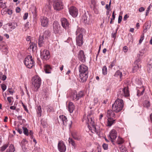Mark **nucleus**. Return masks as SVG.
Returning a JSON list of instances; mask_svg holds the SVG:
<instances>
[{
  "instance_id": "7ed1b4c3",
  "label": "nucleus",
  "mask_w": 152,
  "mask_h": 152,
  "mask_svg": "<svg viewBox=\"0 0 152 152\" xmlns=\"http://www.w3.org/2000/svg\"><path fill=\"white\" fill-rule=\"evenodd\" d=\"M83 29L80 27H77L76 32V34L77 35L76 41L77 45L79 46H80L83 44Z\"/></svg>"
},
{
  "instance_id": "2f4dec72",
  "label": "nucleus",
  "mask_w": 152,
  "mask_h": 152,
  "mask_svg": "<svg viewBox=\"0 0 152 152\" xmlns=\"http://www.w3.org/2000/svg\"><path fill=\"white\" fill-rule=\"evenodd\" d=\"M135 82L136 84L137 85V88H139V86H141L142 84V83L140 79H136L135 80Z\"/></svg>"
},
{
  "instance_id": "f03ea898",
  "label": "nucleus",
  "mask_w": 152,
  "mask_h": 152,
  "mask_svg": "<svg viewBox=\"0 0 152 152\" xmlns=\"http://www.w3.org/2000/svg\"><path fill=\"white\" fill-rule=\"evenodd\" d=\"M124 104L123 100L121 99H118L115 101L112 105V109L116 113H118L122 110Z\"/></svg>"
},
{
  "instance_id": "58836bf2",
  "label": "nucleus",
  "mask_w": 152,
  "mask_h": 152,
  "mask_svg": "<svg viewBox=\"0 0 152 152\" xmlns=\"http://www.w3.org/2000/svg\"><path fill=\"white\" fill-rule=\"evenodd\" d=\"M143 105L144 107L147 108H148L150 106V104L149 101L147 100L145 101H144Z\"/></svg>"
},
{
  "instance_id": "49530a36",
  "label": "nucleus",
  "mask_w": 152,
  "mask_h": 152,
  "mask_svg": "<svg viewBox=\"0 0 152 152\" xmlns=\"http://www.w3.org/2000/svg\"><path fill=\"white\" fill-rule=\"evenodd\" d=\"M7 26H8V27L10 28L9 30L12 31V29L15 28V26H12V25L11 24H8L7 25Z\"/></svg>"
},
{
  "instance_id": "473e14b6",
  "label": "nucleus",
  "mask_w": 152,
  "mask_h": 152,
  "mask_svg": "<svg viewBox=\"0 0 152 152\" xmlns=\"http://www.w3.org/2000/svg\"><path fill=\"white\" fill-rule=\"evenodd\" d=\"M37 112L38 116L40 117L41 115L42 111L41 107L40 106L37 107Z\"/></svg>"
},
{
  "instance_id": "2eb2a0df",
  "label": "nucleus",
  "mask_w": 152,
  "mask_h": 152,
  "mask_svg": "<svg viewBox=\"0 0 152 152\" xmlns=\"http://www.w3.org/2000/svg\"><path fill=\"white\" fill-rule=\"evenodd\" d=\"M140 59H138L135 61L134 62L133 66V68L132 69L133 72H134L137 71L139 70L140 67Z\"/></svg>"
},
{
  "instance_id": "dca6fc26",
  "label": "nucleus",
  "mask_w": 152,
  "mask_h": 152,
  "mask_svg": "<svg viewBox=\"0 0 152 152\" xmlns=\"http://www.w3.org/2000/svg\"><path fill=\"white\" fill-rule=\"evenodd\" d=\"M58 121L64 125L66 126L67 124V119L66 117L63 115H61L59 116Z\"/></svg>"
},
{
  "instance_id": "cd10ccee",
  "label": "nucleus",
  "mask_w": 152,
  "mask_h": 152,
  "mask_svg": "<svg viewBox=\"0 0 152 152\" xmlns=\"http://www.w3.org/2000/svg\"><path fill=\"white\" fill-rule=\"evenodd\" d=\"M44 37H43V36H39V41H38V44L39 47H41L44 42V40L45 39H44Z\"/></svg>"
},
{
  "instance_id": "603ef678",
  "label": "nucleus",
  "mask_w": 152,
  "mask_h": 152,
  "mask_svg": "<svg viewBox=\"0 0 152 152\" xmlns=\"http://www.w3.org/2000/svg\"><path fill=\"white\" fill-rule=\"evenodd\" d=\"M29 45L30 48L31 49L32 48V49H33L35 45V44L33 43V42H30Z\"/></svg>"
},
{
  "instance_id": "13d9d810",
  "label": "nucleus",
  "mask_w": 152,
  "mask_h": 152,
  "mask_svg": "<svg viewBox=\"0 0 152 152\" xmlns=\"http://www.w3.org/2000/svg\"><path fill=\"white\" fill-rule=\"evenodd\" d=\"M101 150L100 148H98L95 151H93L92 152H101Z\"/></svg>"
},
{
  "instance_id": "4d7b16f0",
  "label": "nucleus",
  "mask_w": 152,
  "mask_h": 152,
  "mask_svg": "<svg viewBox=\"0 0 152 152\" xmlns=\"http://www.w3.org/2000/svg\"><path fill=\"white\" fill-rule=\"evenodd\" d=\"M28 13H26L24 14L23 16V18L24 20H25L27 19L28 16Z\"/></svg>"
},
{
  "instance_id": "a211bd4d",
  "label": "nucleus",
  "mask_w": 152,
  "mask_h": 152,
  "mask_svg": "<svg viewBox=\"0 0 152 152\" xmlns=\"http://www.w3.org/2000/svg\"><path fill=\"white\" fill-rule=\"evenodd\" d=\"M88 68L84 64H82L79 67V71L80 73H88Z\"/></svg>"
},
{
  "instance_id": "6e6552de",
  "label": "nucleus",
  "mask_w": 152,
  "mask_h": 152,
  "mask_svg": "<svg viewBox=\"0 0 152 152\" xmlns=\"http://www.w3.org/2000/svg\"><path fill=\"white\" fill-rule=\"evenodd\" d=\"M54 9L56 10H59L63 9L62 2L61 0H55L53 4Z\"/></svg>"
},
{
  "instance_id": "39448f33",
  "label": "nucleus",
  "mask_w": 152,
  "mask_h": 152,
  "mask_svg": "<svg viewBox=\"0 0 152 152\" xmlns=\"http://www.w3.org/2000/svg\"><path fill=\"white\" fill-rule=\"evenodd\" d=\"M32 85L34 86V90L37 91L41 85V80L38 76H35L33 77L32 80Z\"/></svg>"
},
{
  "instance_id": "de8ad7c7",
  "label": "nucleus",
  "mask_w": 152,
  "mask_h": 152,
  "mask_svg": "<svg viewBox=\"0 0 152 152\" xmlns=\"http://www.w3.org/2000/svg\"><path fill=\"white\" fill-rule=\"evenodd\" d=\"M144 34L143 33L140 37V38L139 41V44H141L144 39Z\"/></svg>"
},
{
  "instance_id": "1a4fd4ad",
  "label": "nucleus",
  "mask_w": 152,
  "mask_h": 152,
  "mask_svg": "<svg viewBox=\"0 0 152 152\" xmlns=\"http://www.w3.org/2000/svg\"><path fill=\"white\" fill-rule=\"evenodd\" d=\"M40 56L43 60H47L50 57V53L49 51L44 49L41 51Z\"/></svg>"
},
{
  "instance_id": "6ab92c4d",
  "label": "nucleus",
  "mask_w": 152,
  "mask_h": 152,
  "mask_svg": "<svg viewBox=\"0 0 152 152\" xmlns=\"http://www.w3.org/2000/svg\"><path fill=\"white\" fill-rule=\"evenodd\" d=\"M78 58L82 62H84L86 61V57L83 51L81 50L79 52L78 54Z\"/></svg>"
},
{
  "instance_id": "a18cd8bd",
  "label": "nucleus",
  "mask_w": 152,
  "mask_h": 152,
  "mask_svg": "<svg viewBox=\"0 0 152 152\" xmlns=\"http://www.w3.org/2000/svg\"><path fill=\"white\" fill-rule=\"evenodd\" d=\"M27 141L25 139H23L21 142V146L22 145H26L27 144Z\"/></svg>"
},
{
  "instance_id": "052dcab7",
  "label": "nucleus",
  "mask_w": 152,
  "mask_h": 152,
  "mask_svg": "<svg viewBox=\"0 0 152 152\" xmlns=\"http://www.w3.org/2000/svg\"><path fill=\"white\" fill-rule=\"evenodd\" d=\"M12 97H8L7 98V99L9 102L10 103H11L12 102Z\"/></svg>"
},
{
  "instance_id": "ddd939ff",
  "label": "nucleus",
  "mask_w": 152,
  "mask_h": 152,
  "mask_svg": "<svg viewBox=\"0 0 152 152\" xmlns=\"http://www.w3.org/2000/svg\"><path fill=\"white\" fill-rule=\"evenodd\" d=\"M69 12L73 17H76L78 15V10L75 7L72 6L70 7L69 10Z\"/></svg>"
},
{
  "instance_id": "0eeeda50",
  "label": "nucleus",
  "mask_w": 152,
  "mask_h": 152,
  "mask_svg": "<svg viewBox=\"0 0 152 152\" xmlns=\"http://www.w3.org/2000/svg\"><path fill=\"white\" fill-rule=\"evenodd\" d=\"M118 95L119 97H128L129 96V91L127 87L120 89L118 92Z\"/></svg>"
},
{
  "instance_id": "5fc2aeb1",
  "label": "nucleus",
  "mask_w": 152,
  "mask_h": 152,
  "mask_svg": "<svg viewBox=\"0 0 152 152\" xmlns=\"http://www.w3.org/2000/svg\"><path fill=\"white\" fill-rule=\"evenodd\" d=\"M7 13L10 15H12V10L10 9L8 10H7Z\"/></svg>"
},
{
  "instance_id": "393cba45",
  "label": "nucleus",
  "mask_w": 152,
  "mask_h": 152,
  "mask_svg": "<svg viewBox=\"0 0 152 152\" xmlns=\"http://www.w3.org/2000/svg\"><path fill=\"white\" fill-rule=\"evenodd\" d=\"M0 48L1 51L4 52L5 54H7L8 52L7 46L6 45H0Z\"/></svg>"
},
{
  "instance_id": "72a5a7b5",
  "label": "nucleus",
  "mask_w": 152,
  "mask_h": 152,
  "mask_svg": "<svg viewBox=\"0 0 152 152\" xmlns=\"http://www.w3.org/2000/svg\"><path fill=\"white\" fill-rule=\"evenodd\" d=\"M124 142V140L120 136H118L117 141V142L118 144H121L123 143Z\"/></svg>"
},
{
  "instance_id": "b1692460",
  "label": "nucleus",
  "mask_w": 152,
  "mask_h": 152,
  "mask_svg": "<svg viewBox=\"0 0 152 152\" xmlns=\"http://www.w3.org/2000/svg\"><path fill=\"white\" fill-rule=\"evenodd\" d=\"M72 136L75 140H79L81 139V137L80 135L76 132H74L72 133Z\"/></svg>"
},
{
  "instance_id": "09e8293b",
  "label": "nucleus",
  "mask_w": 152,
  "mask_h": 152,
  "mask_svg": "<svg viewBox=\"0 0 152 152\" xmlns=\"http://www.w3.org/2000/svg\"><path fill=\"white\" fill-rule=\"evenodd\" d=\"M8 145H5L3 146L1 148V151H4L8 147Z\"/></svg>"
},
{
  "instance_id": "69168bd1",
  "label": "nucleus",
  "mask_w": 152,
  "mask_h": 152,
  "mask_svg": "<svg viewBox=\"0 0 152 152\" xmlns=\"http://www.w3.org/2000/svg\"><path fill=\"white\" fill-rule=\"evenodd\" d=\"M116 31L114 33H112V37L113 38H115L116 35Z\"/></svg>"
},
{
  "instance_id": "5701e85b",
  "label": "nucleus",
  "mask_w": 152,
  "mask_h": 152,
  "mask_svg": "<svg viewBox=\"0 0 152 152\" xmlns=\"http://www.w3.org/2000/svg\"><path fill=\"white\" fill-rule=\"evenodd\" d=\"M44 70L46 73H50L51 72L52 68L48 65H45L44 67Z\"/></svg>"
},
{
  "instance_id": "3c124183",
  "label": "nucleus",
  "mask_w": 152,
  "mask_h": 152,
  "mask_svg": "<svg viewBox=\"0 0 152 152\" xmlns=\"http://www.w3.org/2000/svg\"><path fill=\"white\" fill-rule=\"evenodd\" d=\"M102 147L104 150H106L108 149V145L107 144L104 143L102 145Z\"/></svg>"
},
{
  "instance_id": "bb28decb",
  "label": "nucleus",
  "mask_w": 152,
  "mask_h": 152,
  "mask_svg": "<svg viewBox=\"0 0 152 152\" xmlns=\"http://www.w3.org/2000/svg\"><path fill=\"white\" fill-rule=\"evenodd\" d=\"M139 89L137 88V95L138 96H140L142 95L145 89L143 87L141 86L140 87Z\"/></svg>"
},
{
  "instance_id": "ea45409f",
  "label": "nucleus",
  "mask_w": 152,
  "mask_h": 152,
  "mask_svg": "<svg viewBox=\"0 0 152 152\" xmlns=\"http://www.w3.org/2000/svg\"><path fill=\"white\" fill-rule=\"evenodd\" d=\"M22 129L23 130V133L27 136L29 134V133L28 129L24 126L22 127Z\"/></svg>"
},
{
  "instance_id": "c85d7f7f",
  "label": "nucleus",
  "mask_w": 152,
  "mask_h": 152,
  "mask_svg": "<svg viewBox=\"0 0 152 152\" xmlns=\"http://www.w3.org/2000/svg\"><path fill=\"white\" fill-rule=\"evenodd\" d=\"M15 151L14 147L13 145L11 144L9 148L7 149L6 152H14Z\"/></svg>"
},
{
  "instance_id": "8fccbe9b",
  "label": "nucleus",
  "mask_w": 152,
  "mask_h": 152,
  "mask_svg": "<svg viewBox=\"0 0 152 152\" xmlns=\"http://www.w3.org/2000/svg\"><path fill=\"white\" fill-rule=\"evenodd\" d=\"M22 148L23 151L24 152H26L28 151V149L26 147V145H22Z\"/></svg>"
},
{
  "instance_id": "0e129e2a",
  "label": "nucleus",
  "mask_w": 152,
  "mask_h": 152,
  "mask_svg": "<svg viewBox=\"0 0 152 152\" xmlns=\"http://www.w3.org/2000/svg\"><path fill=\"white\" fill-rule=\"evenodd\" d=\"M145 10V9L143 7H141L139 8V11L140 12H141Z\"/></svg>"
},
{
  "instance_id": "c756f323",
  "label": "nucleus",
  "mask_w": 152,
  "mask_h": 152,
  "mask_svg": "<svg viewBox=\"0 0 152 152\" xmlns=\"http://www.w3.org/2000/svg\"><path fill=\"white\" fill-rule=\"evenodd\" d=\"M114 76L115 77H119L121 79L122 76V72L119 70L115 72Z\"/></svg>"
},
{
  "instance_id": "4c0bfd02",
  "label": "nucleus",
  "mask_w": 152,
  "mask_h": 152,
  "mask_svg": "<svg viewBox=\"0 0 152 152\" xmlns=\"http://www.w3.org/2000/svg\"><path fill=\"white\" fill-rule=\"evenodd\" d=\"M147 70L148 73H150L152 72V63L148 64Z\"/></svg>"
},
{
  "instance_id": "412c9836",
  "label": "nucleus",
  "mask_w": 152,
  "mask_h": 152,
  "mask_svg": "<svg viewBox=\"0 0 152 152\" xmlns=\"http://www.w3.org/2000/svg\"><path fill=\"white\" fill-rule=\"evenodd\" d=\"M67 108L69 112L72 113L73 112L75 109V106L73 103L71 102H70L67 106Z\"/></svg>"
},
{
  "instance_id": "338daca9",
  "label": "nucleus",
  "mask_w": 152,
  "mask_h": 152,
  "mask_svg": "<svg viewBox=\"0 0 152 152\" xmlns=\"http://www.w3.org/2000/svg\"><path fill=\"white\" fill-rule=\"evenodd\" d=\"M7 78V77L6 75H4L2 76V77L1 78V80H5Z\"/></svg>"
},
{
  "instance_id": "4468645a",
  "label": "nucleus",
  "mask_w": 152,
  "mask_h": 152,
  "mask_svg": "<svg viewBox=\"0 0 152 152\" xmlns=\"http://www.w3.org/2000/svg\"><path fill=\"white\" fill-rule=\"evenodd\" d=\"M117 136V133L116 130L114 129L112 130L110 133V137L112 143L114 140L116 139Z\"/></svg>"
},
{
  "instance_id": "6e6d98bb",
  "label": "nucleus",
  "mask_w": 152,
  "mask_h": 152,
  "mask_svg": "<svg viewBox=\"0 0 152 152\" xmlns=\"http://www.w3.org/2000/svg\"><path fill=\"white\" fill-rule=\"evenodd\" d=\"M128 50V48L126 46H124L123 48V50L125 53L127 52Z\"/></svg>"
},
{
  "instance_id": "c9c22d12",
  "label": "nucleus",
  "mask_w": 152,
  "mask_h": 152,
  "mask_svg": "<svg viewBox=\"0 0 152 152\" xmlns=\"http://www.w3.org/2000/svg\"><path fill=\"white\" fill-rule=\"evenodd\" d=\"M68 141L69 143L74 147V148H75L76 146L74 141L72 139L70 138L69 139Z\"/></svg>"
},
{
  "instance_id": "37998d69",
  "label": "nucleus",
  "mask_w": 152,
  "mask_h": 152,
  "mask_svg": "<svg viewBox=\"0 0 152 152\" xmlns=\"http://www.w3.org/2000/svg\"><path fill=\"white\" fill-rule=\"evenodd\" d=\"M47 111L48 112H53L54 111V109L51 106H48L47 108Z\"/></svg>"
},
{
  "instance_id": "e433bc0d",
  "label": "nucleus",
  "mask_w": 152,
  "mask_h": 152,
  "mask_svg": "<svg viewBox=\"0 0 152 152\" xmlns=\"http://www.w3.org/2000/svg\"><path fill=\"white\" fill-rule=\"evenodd\" d=\"M83 22L85 24H88L89 19L86 16L84 15L82 18Z\"/></svg>"
},
{
  "instance_id": "e2e57ef3",
  "label": "nucleus",
  "mask_w": 152,
  "mask_h": 152,
  "mask_svg": "<svg viewBox=\"0 0 152 152\" xmlns=\"http://www.w3.org/2000/svg\"><path fill=\"white\" fill-rule=\"evenodd\" d=\"M25 27L26 28V30H27L29 28L28 27V22H27L25 25Z\"/></svg>"
},
{
  "instance_id": "4be33fe9",
  "label": "nucleus",
  "mask_w": 152,
  "mask_h": 152,
  "mask_svg": "<svg viewBox=\"0 0 152 152\" xmlns=\"http://www.w3.org/2000/svg\"><path fill=\"white\" fill-rule=\"evenodd\" d=\"M70 98L73 100H78L77 93L76 91H73L72 92L71 94Z\"/></svg>"
},
{
  "instance_id": "f257e3e1",
  "label": "nucleus",
  "mask_w": 152,
  "mask_h": 152,
  "mask_svg": "<svg viewBox=\"0 0 152 152\" xmlns=\"http://www.w3.org/2000/svg\"><path fill=\"white\" fill-rule=\"evenodd\" d=\"M93 112L91 110L90 112L88 113L86 119L85 120H86L88 128L91 130V132L93 133H97L98 130L96 128L95 124L93 120Z\"/></svg>"
},
{
  "instance_id": "f3484780",
  "label": "nucleus",
  "mask_w": 152,
  "mask_h": 152,
  "mask_svg": "<svg viewBox=\"0 0 152 152\" xmlns=\"http://www.w3.org/2000/svg\"><path fill=\"white\" fill-rule=\"evenodd\" d=\"M40 22L41 25L43 27H46L48 25V19L45 17H41Z\"/></svg>"
},
{
  "instance_id": "864d4df0",
  "label": "nucleus",
  "mask_w": 152,
  "mask_h": 152,
  "mask_svg": "<svg viewBox=\"0 0 152 152\" xmlns=\"http://www.w3.org/2000/svg\"><path fill=\"white\" fill-rule=\"evenodd\" d=\"M1 88L3 91H4L6 89V86L4 84H2L1 85Z\"/></svg>"
},
{
  "instance_id": "423d86ee",
  "label": "nucleus",
  "mask_w": 152,
  "mask_h": 152,
  "mask_svg": "<svg viewBox=\"0 0 152 152\" xmlns=\"http://www.w3.org/2000/svg\"><path fill=\"white\" fill-rule=\"evenodd\" d=\"M24 64L27 68L30 69L31 68L34 64L32 56L30 55L27 56L25 59Z\"/></svg>"
},
{
  "instance_id": "9b49d317",
  "label": "nucleus",
  "mask_w": 152,
  "mask_h": 152,
  "mask_svg": "<svg viewBox=\"0 0 152 152\" xmlns=\"http://www.w3.org/2000/svg\"><path fill=\"white\" fill-rule=\"evenodd\" d=\"M58 150L60 152H65L66 150V146L62 141H60L58 142Z\"/></svg>"
},
{
  "instance_id": "bf43d9fd",
  "label": "nucleus",
  "mask_w": 152,
  "mask_h": 152,
  "mask_svg": "<svg viewBox=\"0 0 152 152\" xmlns=\"http://www.w3.org/2000/svg\"><path fill=\"white\" fill-rule=\"evenodd\" d=\"M16 12L17 13H19L20 11V9L19 7H17L15 9Z\"/></svg>"
},
{
  "instance_id": "aec40b11",
  "label": "nucleus",
  "mask_w": 152,
  "mask_h": 152,
  "mask_svg": "<svg viewBox=\"0 0 152 152\" xmlns=\"http://www.w3.org/2000/svg\"><path fill=\"white\" fill-rule=\"evenodd\" d=\"M88 73H80V81L82 83L85 82L87 80L88 77Z\"/></svg>"
},
{
  "instance_id": "20e7f679",
  "label": "nucleus",
  "mask_w": 152,
  "mask_h": 152,
  "mask_svg": "<svg viewBox=\"0 0 152 152\" xmlns=\"http://www.w3.org/2000/svg\"><path fill=\"white\" fill-rule=\"evenodd\" d=\"M113 111V110H108L106 115V117L108 118L107 125L109 127L111 126L115 123V120L113 119L115 116Z\"/></svg>"
},
{
  "instance_id": "774afa93",
  "label": "nucleus",
  "mask_w": 152,
  "mask_h": 152,
  "mask_svg": "<svg viewBox=\"0 0 152 152\" xmlns=\"http://www.w3.org/2000/svg\"><path fill=\"white\" fill-rule=\"evenodd\" d=\"M94 102L95 104H96L98 102V99L97 98H95L94 99Z\"/></svg>"
},
{
  "instance_id": "f704fd0d",
  "label": "nucleus",
  "mask_w": 152,
  "mask_h": 152,
  "mask_svg": "<svg viewBox=\"0 0 152 152\" xmlns=\"http://www.w3.org/2000/svg\"><path fill=\"white\" fill-rule=\"evenodd\" d=\"M84 92L82 91H80L78 92V93H77V96L78 100L80 98L83 97L84 96Z\"/></svg>"
},
{
  "instance_id": "a878e982",
  "label": "nucleus",
  "mask_w": 152,
  "mask_h": 152,
  "mask_svg": "<svg viewBox=\"0 0 152 152\" xmlns=\"http://www.w3.org/2000/svg\"><path fill=\"white\" fill-rule=\"evenodd\" d=\"M51 35V32L48 30H47L45 31L43 34V37H44L45 39H48L50 37Z\"/></svg>"
},
{
  "instance_id": "c03bdc74",
  "label": "nucleus",
  "mask_w": 152,
  "mask_h": 152,
  "mask_svg": "<svg viewBox=\"0 0 152 152\" xmlns=\"http://www.w3.org/2000/svg\"><path fill=\"white\" fill-rule=\"evenodd\" d=\"M150 27V26L148 25L147 24H146L145 26V28H144L143 31V33H146L148 29H149Z\"/></svg>"
},
{
  "instance_id": "79ce46f5",
  "label": "nucleus",
  "mask_w": 152,
  "mask_h": 152,
  "mask_svg": "<svg viewBox=\"0 0 152 152\" xmlns=\"http://www.w3.org/2000/svg\"><path fill=\"white\" fill-rule=\"evenodd\" d=\"M120 149L121 152H128L127 150L125 147L123 145L121 146Z\"/></svg>"
},
{
  "instance_id": "7c9ffc66",
  "label": "nucleus",
  "mask_w": 152,
  "mask_h": 152,
  "mask_svg": "<svg viewBox=\"0 0 152 152\" xmlns=\"http://www.w3.org/2000/svg\"><path fill=\"white\" fill-rule=\"evenodd\" d=\"M147 51V49L144 48L142 49L140 51V53L139 54V57H142L143 56L144 54Z\"/></svg>"
},
{
  "instance_id": "9d476101",
  "label": "nucleus",
  "mask_w": 152,
  "mask_h": 152,
  "mask_svg": "<svg viewBox=\"0 0 152 152\" xmlns=\"http://www.w3.org/2000/svg\"><path fill=\"white\" fill-rule=\"evenodd\" d=\"M53 25L54 32L55 34L59 33L61 26L59 23L57 21H55Z\"/></svg>"
},
{
  "instance_id": "f8f14e48",
  "label": "nucleus",
  "mask_w": 152,
  "mask_h": 152,
  "mask_svg": "<svg viewBox=\"0 0 152 152\" xmlns=\"http://www.w3.org/2000/svg\"><path fill=\"white\" fill-rule=\"evenodd\" d=\"M61 25L65 29H68L69 27L70 24L67 19L65 18H62L61 19Z\"/></svg>"
},
{
  "instance_id": "a19ab883",
  "label": "nucleus",
  "mask_w": 152,
  "mask_h": 152,
  "mask_svg": "<svg viewBox=\"0 0 152 152\" xmlns=\"http://www.w3.org/2000/svg\"><path fill=\"white\" fill-rule=\"evenodd\" d=\"M102 73L104 75H106L107 74V70L106 66H103L102 68Z\"/></svg>"
},
{
  "instance_id": "680f3d73",
  "label": "nucleus",
  "mask_w": 152,
  "mask_h": 152,
  "mask_svg": "<svg viewBox=\"0 0 152 152\" xmlns=\"http://www.w3.org/2000/svg\"><path fill=\"white\" fill-rule=\"evenodd\" d=\"M122 19V17L121 16H119L118 18V23H120L121 22Z\"/></svg>"
}]
</instances>
